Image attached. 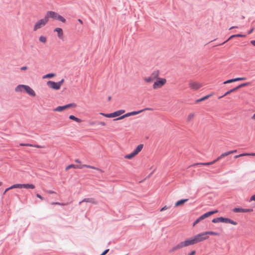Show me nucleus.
<instances>
[{"label": "nucleus", "mask_w": 255, "mask_h": 255, "mask_svg": "<svg viewBox=\"0 0 255 255\" xmlns=\"http://www.w3.org/2000/svg\"><path fill=\"white\" fill-rule=\"evenodd\" d=\"M218 211L217 210H215L214 211H211L208 212L202 216H201L200 217H199L195 221V222L193 223V226H194L198 223H199L201 221L204 220V219L209 217L210 216L213 215L216 213H217Z\"/></svg>", "instance_id": "nucleus-1"}, {"label": "nucleus", "mask_w": 255, "mask_h": 255, "mask_svg": "<svg viewBox=\"0 0 255 255\" xmlns=\"http://www.w3.org/2000/svg\"><path fill=\"white\" fill-rule=\"evenodd\" d=\"M145 110H152V109H150V108H145V109L144 110H140V111H133V112H129V113H128L119 118H117L116 119H114V121H118V120H122L125 118H127V117H128L129 116H134V115H136L137 114H138L139 113H140L141 112H142V111H145Z\"/></svg>", "instance_id": "nucleus-2"}, {"label": "nucleus", "mask_w": 255, "mask_h": 255, "mask_svg": "<svg viewBox=\"0 0 255 255\" xmlns=\"http://www.w3.org/2000/svg\"><path fill=\"white\" fill-rule=\"evenodd\" d=\"M48 22L47 17H44V18L39 20L34 25L33 30L36 31L45 26Z\"/></svg>", "instance_id": "nucleus-3"}, {"label": "nucleus", "mask_w": 255, "mask_h": 255, "mask_svg": "<svg viewBox=\"0 0 255 255\" xmlns=\"http://www.w3.org/2000/svg\"><path fill=\"white\" fill-rule=\"evenodd\" d=\"M195 242H196V244L204 241L207 239H208L209 236H207V234L206 232H202L201 233L198 234L197 235L193 237Z\"/></svg>", "instance_id": "nucleus-4"}, {"label": "nucleus", "mask_w": 255, "mask_h": 255, "mask_svg": "<svg viewBox=\"0 0 255 255\" xmlns=\"http://www.w3.org/2000/svg\"><path fill=\"white\" fill-rule=\"evenodd\" d=\"M124 113H125V110H121L110 114H104L103 113H101L100 115H103V116L107 118H114L118 117L122 115Z\"/></svg>", "instance_id": "nucleus-5"}, {"label": "nucleus", "mask_w": 255, "mask_h": 255, "mask_svg": "<svg viewBox=\"0 0 255 255\" xmlns=\"http://www.w3.org/2000/svg\"><path fill=\"white\" fill-rule=\"evenodd\" d=\"M76 105L75 103H70L63 106H58L54 109L55 112H62V111L69 108H75Z\"/></svg>", "instance_id": "nucleus-6"}, {"label": "nucleus", "mask_w": 255, "mask_h": 255, "mask_svg": "<svg viewBox=\"0 0 255 255\" xmlns=\"http://www.w3.org/2000/svg\"><path fill=\"white\" fill-rule=\"evenodd\" d=\"M166 82V80L164 78H160L159 80L155 82L153 85V88L154 89L159 88L163 86Z\"/></svg>", "instance_id": "nucleus-7"}, {"label": "nucleus", "mask_w": 255, "mask_h": 255, "mask_svg": "<svg viewBox=\"0 0 255 255\" xmlns=\"http://www.w3.org/2000/svg\"><path fill=\"white\" fill-rule=\"evenodd\" d=\"M189 87L193 90H197L202 87V85L198 82L190 81L189 83Z\"/></svg>", "instance_id": "nucleus-8"}, {"label": "nucleus", "mask_w": 255, "mask_h": 255, "mask_svg": "<svg viewBox=\"0 0 255 255\" xmlns=\"http://www.w3.org/2000/svg\"><path fill=\"white\" fill-rule=\"evenodd\" d=\"M47 85L49 88L54 90H59L60 88L57 82H55L52 81H48L47 82Z\"/></svg>", "instance_id": "nucleus-9"}, {"label": "nucleus", "mask_w": 255, "mask_h": 255, "mask_svg": "<svg viewBox=\"0 0 255 255\" xmlns=\"http://www.w3.org/2000/svg\"><path fill=\"white\" fill-rule=\"evenodd\" d=\"M58 14L54 11H48L45 15V17L47 18L48 21L49 17L57 19V16H58Z\"/></svg>", "instance_id": "nucleus-10"}, {"label": "nucleus", "mask_w": 255, "mask_h": 255, "mask_svg": "<svg viewBox=\"0 0 255 255\" xmlns=\"http://www.w3.org/2000/svg\"><path fill=\"white\" fill-rule=\"evenodd\" d=\"M82 202H89L95 205L98 203V202L93 198H84L82 201L79 202V204L80 205Z\"/></svg>", "instance_id": "nucleus-11"}, {"label": "nucleus", "mask_w": 255, "mask_h": 255, "mask_svg": "<svg viewBox=\"0 0 255 255\" xmlns=\"http://www.w3.org/2000/svg\"><path fill=\"white\" fill-rule=\"evenodd\" d=\"M24 91L31 96L34 97L35 96V92L29 86L25 85Z\"/></svg>", "instance_id": "nucleus-12"}, {"label": "nucleus", "mask_w": 255, "mask_h": 255, "mask_svg": "<svg viewBox=\"0 0 255 255\" xmlns=\"http://www.w3.org/2000/svg\"><path fill=\"white\" fill-rule=\"evenodd\" d=\"M185 247H187L190 245H193L196 244V242H195L194 239L193 237L188 239L184 241H183Z\"/></svg>", "instance_id": "nucleus-13"}, {"label": "nucleus", "mask_w": 255, "mask_h": 255, "mask_svg": "<svg viewBox=\"0 0 255 255\" xmlns=\"http://www.w3.org/2000/svg\"><path fill=\"white\" fill-rule=\"evenodd\" d=\"M54 31L57 32V36L59 38L61 39H63V30L62 28H59V27L56 28L54 30Z\"/></svg>", "instance_id": "nucleus-14"}, {"label": "nucleus", "mask_w": 255, "mask_h": 255, "mask_svg": "<svg viewBox=\"0 0 255 255\" xmlns=\"http://www.w3.org/2000/svg\"><path fill=\"white\" fill-rule=\"evenodd\" d=\"M223 223H229L234 225H237V223L229 218L223 217Z\"/></svg>", "instance_id": "nucleus-15"}, {"label": "nucleus", "mask_w": 255, "mask_h": 255, "mask_svg": "<svg viewBox=\"0 0 255 255\" xmlns=\"http://www.w3.org/2000/svg\"><path fill=\"white\" fill-rule=\"evenodd\" d=\"M25 87V85H19L15 87V91L16 92H21L24 91Z\"/></svg>", "instance_id": "nucleus-16"}, {"label": "nucleus", "mask_w": 255, "mask_h": 255, "mask_svg": "<svg viewBox=\"0 0 255 255\" xmlns=\"http://www.w3.org/2000/svg\"><path fill=\"white\" fill-rule=\"evenodd\" d=\"M20 146H31V147H35L37 148H44V146L39 145L37 144H32L30 143H20Z\"/></svg>", "instance_id": "nucleus-17"}, {"label": "nucleus", "mask_w": 255, "mask_h": 255, "mask_svg": "<svg viewBox=\"0 0 255 255\" xmlns=\"http://www.w3.org/2000/svg\"><path fill=\"white\" fill-rule=\"evenodd\" d=\"M143 145L142 144H139L136 148L132 151L134 155H137L142 149Z\"/></svg>", "instance_id": "nucleus-18"}, {"label": "nucleus", "mask_w": 255, "mask_h": 255, "mask_svg": "<svg viewBox=\"0 0 255 255\" xmlns=\"http://www.w3.org/2000/svg\"><path fill=\"white\" fill-rule=\"evenodd\" d=\"M188 200V199H181L180 200H179L175 203V206L178 207L180 205H182L184 203H185L186 202H187Z\"/></svg>", "instance_id": "nucleus-19"}, {"label": "nucleus", "mask_w": 255, "mask_h": 255, "mask_svg": "<svg viewBox=\"0 0 255 255\" xmlns=\"http://www.w3.org/2000/svg\"><path fill=\"white\" fill-rule=\"evenodd\" d=\"M159 71L158 70H156V71H153L151 74L150 75V77L153 79V80L154 79H156L157 78H158V76H159Z\"/></svg>", "instance_id": "nucleus-20"}, {"label": "nucleus", "mask_w": 255, "mask_h": 255, "mask_svg": "<svg viewBox=\"0 0 255 255\" xmlns=\"http://www.w3.org/2000/svg\"><path fill=\"white\" fill-rule=\"evenodd\" d=\"M22 188L25 189H34L35 188V186L32 184H22Z\"/></svg>", "instance_id": "nucleus-21"}, {"label": "nucleus", "mask_w": 255, "mask_h": 255, "mask_svg": "<svg viewBox=\"0 0 255 255\" xmlns=\"http://www.w3.org/2000/svg\"><path fill=\"white\" fill-rule=\"evenodd\" d=\"M237 90H238V89H237V88L236 87H235V88H234L233 89H232L230 90L229 91H227L223 96L220 97L219 98H221L222 97H224L225 96L231 94L232 92H234L236 91Z\"/></svg>", "instance_id": "nucleus-22"}, {"label": "nucleus", "mask_w": 255, "mask_h": 255, "mask_svg": "<svg viewBox=\"0 0 255 255\" xmlns=\"http://www.w3.org/2000/svg\"><path fill=\"white\" fill-rule=\"evenodd\" d=\"M231 154V152H229V151H228V152H225V153H222L220 156H219L216 159V161H219L220 159H221V158L225 157V156H227L230 154Z\"/></svg>", "instance_id": "nucleus-23"}, {"label": "nucleus", "mask_w": 255, "mask_h": 255, "mask_svg": "<svg viewBox=\"0 0 255 255\" xmlns=\"http://www.w3.org/2000/svg\"><path fill=\"white\" fill-rule=\"evenodd\" d=\"M71 168L81 169L82 166H81V165H75V164H70L66 167V170H68Z\"/></svg>", "instance_id": "nucleus-24"}, {"label": "nucleus", "mask_w": 255, "mask_h": 255, "mask_svg": "<svg viewBox=\"0 0 255 255\" xmlns=\"http://www.w3.org/2000/svg\"><path fill=\"white\" fill-rule=\"evenodd\" d=\"M81 166H82V168L83 167H86L89 168L95 169H96V170L99 171L100 172H103V170H101V169H99L98 168H96L95 167H94V166H91V165H86V164H83V165H81Z\"/></svg>", "instance_id": "nucleus-25"}, {"label": "nucleus", "mask_w": 255, "mask_h": 255, "mask_svg": "<svg viewBox=\"0 0 255 255\" xmlns=\"http://www.w3.org/2000/svg\"><path fill=\"white\" fill-rule=\"evenodd\" d=\"M216 162H217V161H216V159H215L212 162H205V163H197L195 165H203L207 166V165H212V164H214L215 163H216Z\"/></svg>", "instance_id": "nucleus-26"}, {"label": "nucleus", "mask_w": 255, "mask_h": 255, "mask_svg": "<svg viewBox=\"0 0 255 255\" xmlns=\"http://www.w3.org/2000/svg\"><path fill=\"white\" fill-rule=\"evenodd\" d=\"M212 95V94H210V95H206V96L203 97V98H202L201 99L197 100L195 101V103H198L200 102H201V101H203L204 100H205L207 99L208 98H209L210 97H211Z\"/></svg>", "instance_id": "nucleus-27"}, {"label": "nucleus", "mask_w": 255, "mask_h": 255, "mask_svg": "<svg viewBox=\"0 0 255 255\" xmlns=\"http://www.w3.org/2000/svg\"><path fill=\"white\" fill-rule=\"evenodd\" d=\"M223 217H218V218L213 219L212 220V222L214 223H217L219 222L223 223Z\"/></svg>", "instance_id": "nucleus-28"}, {"label": "nucleus", "mask_w": 255, "mask_h": 255, "mask_svg": "<svg viewBox=\"0 0 255 255\" xmlns=\"http://www.w3.org/2000/svg\"><path fill=\"white\" fill-rule=\"evenodd\" d=\"M69 119L72 120H74V121H75V122H76L77 123H80L82 121L81 119H78V118L75 117L73 115H70L69 116Z\"/></svg>", "instance_id": "nucleus-29"}, {"label": "nucleus", "mask_w": 255, "mask_h": 255, "mask_svg": "<svg viewBox=\"0 0 255 255\" xmlns=\"http://www.w3.org/2000/svg\"><path fill=\"white\" fill-rule=\"evenodd\" d=\"M205 232L206 234H207V236H209V235L219 236V233L213 231H207Z\"/></svg>", "instance_id": "nucleus-30"}, {"label": "nucleus", "mask_w": 255, "mask_h": 255, "mask_svg": "<svg viewBox=\"0 0 255 255\" xmlns=\"http://www.w3.org/2000/svg\"><path fill=\"white\" fill-rule=\"evenodd\" d=\"M233 211L235 213H243V208H235L233 209Z\"/></svg>", "instance_id": "nucleus-31"}, {"label": "nucleus", "mask_w": 255, "mask_h": 255, "mask_svg": "<svg viewBox=\"0 0 255 255\" xmlns=\"http://www.w3.org/2000/svg\"><path fill=\"white\" fill-rule=\"evenodd\" d=\"M135 156V155H134V153L132 152L131 153L125 155V158L127 159H131Z\"/></svg>", "instance_id": "nucleus-32"}, {"label": "nucleus", "mask_w": 255, "mask_h": 255, "mask_svg": "<svg viewBox=\"0 0 255 255\" xmlns=\"http://www.w3.org/2000/svg\"><path fill=\"white\" fill-rule=\"evenodd\" d=\"M12 189L14 188H22V184H15L11 186Z\"/></svg>", "instance_id": "nucleus-33"}, {"label": "nucleus", "mask_w": 255, "mask_h": 255, "mask_svg": "<svg viewBox=\"0 0 255 255\" xmlns=\"http://www.w3.org/2000/svg\"><path fill=\"white\" fill-rule=\"evenodd\" d=\"M183 247H185L183 242H181L176 245V249L179 250Z\"/></svg>", "instance_id": "nucleus-34"}, {"label": "nucleus", "mask_w": 255, "mask_h": 255, "mask_svg": "<svg viewBox=\"0 0 255 255\" xmlns=\"http://www.w3.org/2000/svg\"><path fill=\"white\" fill-rule=\"evenodd\" d=\"M39 40L41 42L45 43L47 41V38L45 36H40V37L39 38Z\"/></svg>", "instance_id": "nucleus-35"}, {"label": "nucleus", "mask_w": 255, "mask_h": 255, "mask_svg": "<svg viewBox=\"0 0 255 255\" xmlns=\"http://www.w3.org/2000/svg\"><path fill=\"white\" fill-rule=\"evenodd\" d=\"M250 84V83L249 82H247V83H242L240 85H239V86H237V88L238 89V90L242 87H245V86H248Z\"/></svg>", "instance_id": "nucleus-36"}, {"label": "nucleus", "mask_w": 255, "mask_h": 255, "mask_svg": "<svg viewBox=\"0 0 255 255\" xmlns=\"http://www.w3.org/2000/svg\"><path fill=\"white\" fill-rule=\"evenodd\" d=\"M55 76L54 73H49L43 77V78H51Z\"/></svg>", "instance_id": "nucleus-37"}, {"label": "nucleus", "mask_w": 255, "mask_h": 255, "mask_svg": "<svg viewBox=\"0 0 255 255\" xmlns=\"http://www.w3.org/2000/svg\"><path fill=\"white\" fill-rule=\"evenodd\" d=\"M57 19L61 21L62 22H65L66 21V19L59 14H58V16H57Z\"/></svg>", "instance_id": "nucleus-38"}, {"label": "nucleus", "mask_w": 255, "mask_h": 255, "mask_svg": "<svg viewBox=\"0 0 255 255\" xmlns=\"http://www.w3.org/2000/svg\"><path fill=\"white\" fill-rule=\"evenodd\" d=\"M144 81L147 83H150L153 81V79L150 76H149V77L145 78Z\"/></svg>", "instance_id": "nucleus-39"}, {"label": "nucleus", "mask_w": 255, "mask_h": 255, "mask_svg": "<svg viewBox=\"0 0 255 255\" xmlns=\"http://www.w3.org/2000/svg\"><path fill=\"white\" fill-rule=\"evenodd\" d=\"M233 82H236L235 81V79H230V80H227V81H225L223 83L224 84H228V83H232Z\"/></svg>", "instance_id": "nucleus-40"}, {"label": "nucleus", "mask_w": 255, "mask_h": 255, "mask_svg": "<svg viewBox=\"0 0 255 255\" xmlns=\"http://www.w3.org/2000/svg\"><path fill=\"white\" fill-rule=\"evenodd\" d=\"M194 114H190L187 118V121L189 122L193 118H194Z\"/></svg>", "instance_id": "nucleus-41"}, {"label": "nucleus", "mask_w": 255, "mask_h": 255, "mask_svg": "<svg viewBox=\"0 0 255 255\" xmlns=\"http://www.w3.org/2000/svg\"><path fill=\"white\" fill-rule=\"evenodd\" d=\"M234 37H236L235 36V35H231L228 39H227L226 41H225L224 42H223L222 44H221L220 45H222L224 43H225L226 42H227V41H228L229 40L232 39Z\"/></svg>", "instance_id": "nucleus-42"}, {"label": "nucleus", "mask_w": 255, "mask_h": 255, "mask_svg": "<svg viewBox=\"0 0 255 255\" xmlns=\"http://www.w3.org/2000/svg\"><path fill=\"white\" fill-rule=\"evenodd\" d=\"M235 79V81H243L246 80V77H240V78H236Z\"/></svg>", "instance_id": "nucleus-43"}, {"label": "nucleus", "mask_w": 255, "mask_h": 255, "mask_svg": "<svg viewBox=\"0 0 255 255\" xmlns=\"http://www.w3.org/2000/svg\"><path fill=\"white\" fill-rule=\"evenodd\" d=\"M176 250H178L177 249H176V246H174V247H173L172 248H171L169 251V252L170 253H172V252H173Z\"/></svg>", "instance_id": "nucleus-44"}, {"label": "nucleus", "mask_w": 255, "mask_h": 255, "mask_svg": "<svg viewBox=\"0 0 255 255\" xmlns=\"http://www.w3.org/2000/svg\"><path fill=\"white\" fill-rule=\"evenodd\" d=\"M253 211L251 209H243V213L250 212Z\"/></svg>", "instance_id": "nucleus-45"}, {"label": "nucleus", "mask_w": 255, "mask_h": 255, "mask_svg": "<svg viewBox=\"0 0 255 255\" xmlns=\"http://www.w3.org/2000/svg\"><path fill=\"white\" fill-rule=\"evenodd\" d=\"M235 35L236 37H245L246 36V35L242 34H237Z\"/></svg>", "instance_id": "nucleus-46"}, {"label": "nucleus", "mask_w": 255, "mask_h": 255, "mask_svg": "<svg viewBox=\"0 0 255 255\" xmlns=\"http://www.w3.org/2000/svg\"><path fill=\"white\" fill-rule=\"evenodd\" d=\"M169 207H167V206H164L163 207H162L161 209H160V211H163L165 210H167V209H168Z\"/></svg>", "instance_id": "nucleus-47"}, {"label": "nucleus", "mask_w": 255, "mask_h": 255, "mask_svg": "<svg viewBox=\"0 0 255 255\" xmlns=\"http://www.w3.org/2000/svg\"><path fill=\"white\" fill-rule=\"evenodd\" d=\"M64 80L62 79L60 81L57 82L59 86L60 87L62 83L64 82Z\"/></svg>", "instance_id": "nucleus-48"}, {"label": "nucleus", "mask_w": 255, "mask_h": 255, "mask_svg": "<svg viewBox=\"0 0 255 255\" xmlns=\"http://www.w3.org/2000/svg\"><path fill=\"white\" fill-rule=\"evenodd\" d=\"M97 124H98V125H101L102 126H105L106 125V123L104 122H100L97 123Z\"/></svg>", "instance_id": "nucleus-49"}, {"label": "nucleus", "mask_w": 255, "mask_h": 255, "mask_svg": "<svg viewBox=\"0 0 255 255\" xmlns=\"http://www.w3.org/2000/svg\"><path fill=\"white\" fill-rule=\"evenodd\" d=\"M109 251V249H107L104 251L102 254L100 255H105Z\"/></svg>", "instance_id": "nucleus-50"}, {"label": "nucleus", "mask_w": 255, "mask_h": 255, "mask_svg": "<svg viewBox=\"0 0 255 255\" xmlns=\"http://www.w3.org/2000/svg\"><path fill=\"white\" fill-rule=\"evenodd\" d=\"M36 196L37 197H38V198L40 199L41 200H43L44 199V198L43 197H42L39 194H36Z\"/></svg>", "instance_id": "nucleus-51"}, {"label": "nucleus", "mask_w": 255, "mask_h": 255, "mask_svg": "<svg viewBox=\"0 0 255 255\" xmlns=\"http://www.w3.org/2000/svg\"><path fill=\"white\" fill-rule=\"evenodd\" d=\"M255 201V194L253 195L250 199V201Z\"/></svg>", "instance_id": "nucleus-52"}, {"label": "nucleus", "mask_w": 255, "mask_h": 255, "mask_svg": "<svg viewBox=\"0 0 255 255\" xmlns=\"http://www.w3.org/2000/svg\"><path fill=\"white\" fill-rule=\"evenodd\" d=\"M10 189H12L11 188V186H10L9 187H8V188H6V189H5V190L4 191V193H3V194H4L6 193V192L8 191V190H10Z\"/></svg>", "instance_id": "nucleus-53"}, {"label": "nucleus", "mask_w": 255, "mask_h": 255, "mask_svg": "<svg viewBox=\"0 0 255 255\" xmlns=\"http://www.w3.org/2000/svg\"><path fill=\"white\" fill-rule=\"evenodd\" d=\"M27 69V67L26 66H23V67L20 68V70L21 71H23V70H26Z\"/></svg>", "instance_id": "nucleus-54"}, {"label": "nucleus", "mask_w": 255, "mask_h": 255, "mask_svg": "<svg viewBox=\"0 0 255 255\" xmlns=\"http://www.w3.org/2000/svg\"><path fill=\"white\" fill-rule=\"evenodd\" d=\"M195 253H196L195 251H192L191 253H190L188 254V255H194Z\"/></svg>", "instance_id": "nucleus-55"}, {"label": "nucleus", "mask_w": 255, "mask_h": 255, "mask_svg": "<svg viewBox=\"0 0 255 255\" xmlns=\"http://www.w3.org/2000/svg\"><path fill=\"white\" fill-rule=\"evenodd\" d=\"M249 153H242V154H241L240 155H241V157L242 156H248L249 155Z\"/></svg>", "instance_id": "nucleus-56"}, {"label": "nucleus", "mask_w": 255, "mask_h": 255, "mask_svg": "<svg viewBox=\"0 0 255 255\" xmlns=\"http://www.w3.org/2000/svg\"><path fill=\"white\" fill-rule=\"evenodd\" d=\"M249 153H242V154H241L240 155H241V157L242 156H248L249 155Z\"/></svg>", "instance_id": "nucleus-57"}, {"label": "nucleus", "mask_w": 255, "mask_h": 255, "mask_svg": "<svg viewBox=\"0 0 255 255\" xmlns=\"http://www.w3.org/2000/svg\"><path fill=\"white\" fill-rule=\"evenodd\" d=\"M251 43L255 46V40L251 41Z\"/></svg>", "instance_id": "nucleus-58"}, {"label": "nucleus", "mask_w": 255, "mask_h": 255, "mask_svg": "<svg viewBox=\"0 0 255 255\" xmlns=\"http://www.w3.org/2000/svg\"><path fill=\"white\" fill-rule=\"evenodd\" d=\"M254 28H252L249 31L248 34H250L253 32L254 31Z\"/></svg>", "instance_id": "nucleus-59"}, {"label": "nucleus", "mask_w": 255, "mask_h": 255, "mask_svg": "<svg viewBox=\"0 0 255 255\" xmlns=\"http://www.w3.org/2000/svg\"><path fill=\"white\" fill-rule=\"evenodd\" d=\"M47 192H48V193H49V194H53V193H54V191H51V190H48V191H47Z\"/></svg>", "instance_id": "nucleus-60"}, {"label": "nucleus", "mask_w": 255, "mask_h": 255, "mask_svg": "<svg viewBox=\"0 0 255 255\" xmlns=\"http://www.w3.org/2000/svg\"><path fill=\"white\" fill-rule=\"evenodd\" d=\"M237 151V150H231V151H229V152H231V154L232 153H235Z\"/></svg>", "instance_id": "nucleus-61"}, {"label": "nucleus", "mask_w": 255, "mask_h": 255, "mask_svg": "<svg viewBox=\"0 0 255 255\" xmlns=\"http://www.w3.org/2000/svg\"><path fill=\"white\" fill-rule=\"evenodd\" d=\"M96 124V123L95 122H91L90 123V124L91 125H95Z\"/></svg>", "instance_id": "nucleus-62"}, {"label": "nucleus", "mask_w": 255, "mask_h": 255, "mask_svg": "<svg viewBox=\"0 0 255 255\" xmlns=\"http://www.w3.org/2000/svg\"><path fill=\"white\" fill-rule=\"evenodd\" d=\"M75 162H77V163H80V162H81V161H80L79 160V159H75Z\"/></svg>", "instance_id": "nucleus-63"}, {"label": "nucleus", "mask_w": 255, "mask_h": 255, "mask_svg": "<svg viewBox=\"0 0 255 255\" xmlns=\"http://www.w3.org/2000/svg\"><path fill=\"white\" fill-rule=\"evenodd\" d=\"M252 119L253 120H255V113L254 114V115L252 116Z\"/></svg>", "instance_id": "nucleus-64"}]
</instances>
